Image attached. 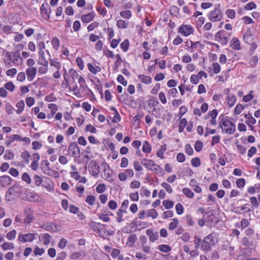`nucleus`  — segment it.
Masks as SVG:
<instances>
[{
	"instance_id": "nucleus-27",
	"label": "nucleus",
	"mask_w": 260,
	"mask_h": 260,
	"mask_svg": "<svg viewBox=\"0 0 260 260\" xmlns=\"http://www.w3.org/2000/svg\"><path fill=\"white\" fill-rule=\"evenodd\" d=\"M102 177L103 179L109 182H112L113 181V178L111 176L110 170L109 169H105Z\"/></svg>"
},
{
	"instance_id": "nucleus-8",
	"label": "nucleus",
	"mask_w": 260,
	"mask_h": 260,
	"mask_svg": "<svg viewBox=\"0 0 260 260\" xmlns=\"http://www.w3.org/2000/svg\"><path fill=\"white\" fill-rule=\"evenodd\" d=\"M68 152L70 155L74 157L80 156V150L75 143H71L68 147Z\"/></svg>"
},
{
	"instance_id": "nucleus-1",
	"label": "nucleus",
	"mask_w": 260,
	"mask_h": 260,
	"mask_svg": "<svg viewBox=\"0 0 260 260\" xmlns=\"http://www.w3.org/2000/svg\"><path fill=\"white\" fill-rule=\"evenodd\" d=\"M217 242L215 233H211L206 236L201 244V249L204 251H209L211 247Z\"/></svg>"
},
{
	"instance_id": "nucleus-52",
	"label": "nucleus",
	"mask_w": 260,
	"mask_h": 260,
	"mask_svg": "<svg viewBox=\"0 0 260 260\" xmlns=\"http://www.w3.org/2000/svg\"><path fill=\"white\" fill-rule=\"evenodd\" d=\"M150 170L151 171L155 172L156 173L159 174L160 176H162L164 174L162 168L158 165L157 167L153 166Z\"/></svg>"
},
{
	"instance_id": "nucleus-64",
	"label": "nucleus",
	"mask_w": 260,
	"mask_h": 260,
	"mask_svg": "<svg viewBox=\"0 0 260 260\" xmlns=\"http://www.w3.org/2000/svg\"><path fill=\"white\" fill-rule=\"evenodd\" d=\"M95 201V198L93 196H88L86 199V202L89 205H93L94 204Z\"/></svg>"
},
{
	"instance_id": "nucleus-38",
	"label": "nucleus",
	"mask_w": 260,
	"mask_h": 260,
	"mask_svg": "<svg viewBox=\"0 0 260 260\" xmlns=\"http://www.w3.org/2000/svg\"><path fill=\"white\" fill-rule=\"evenodd\" d=\"M16 234H17L16 231L15 230H13L9 232L6 234V236L8 240H9L10 241H12L15 239Z\"/></svg>"
},
{
	"instance_id": "nucleus-48",
	"label": "nucleus",
	"mask_w": 260,
	"mask_h": 260,
	"mask_svg": "<svg viewBox=\"0 0 260 260\" xmlns=\"http://www.w3.org/2000/svg\"><path fill=\"white\" fill-rule=\"evenodd\" d=\"M162 204L166 209H170L173 207L174 202L170 200H164Z\"/></svg>"
},
{
	"instance_id": "nucleus-56",
	"label": "nucleus",
	"mask_w": 260,
	"mask_h": 260,
	"mask_svg": "<svg viewBox=\"0 0 260 260\" xmlns=\"http://www.w3.org/2000/svg\"><path fill=\"white\" fill-rule=\"evenodd\" d=\"M125 212V210H122V209L119 208L117 212V221L118 222H121L123 220V213Z\"/></svg>"
},
{
	"instance_id": "nucleus-41",
	"label": "nucleus",
	"mask_w": 260,
	"mask_h": 260,
	"mask_svg": "<svg viewBox=\"0 0 260 260\" xmlns=\"http://www.w3.org/2000/svg\"><path fill=\"white\" fill-rule=\"evenodd\" d=\"M51 44L52 47L55 50H57L59 47V41L56 37L52 38L51 40Z\"/></svg>"
},
{
	"instance_id": "nucleus-29",
	"label": "nucleus",
	"mask_w": 260,
	"mask_h": 260,
	"mask_svg": "<svg viewBox=\"0 0 260 260\" xmlns=\"http://www.w3.org/2000/svg\"><path fill=\"white\" fill-rule=\"evenodd\" d=\"M25 104L23 100L19 101L16 105V107L17 108L16 110V113L18 114L21 113L24 108Z\"/></svg>"
},
{
	"instance_id": "nucleus-34",
	"label": "nucleus",
	"mask_w": 260,
	"mask_h": 260,
	"mask_svg": "<svg viewBox=\"0 0 260 260\" xmlns=\"http://www.w3.org/2000/svg\"><path fill=\"white\" fill-rule=\"evenodd\" d=\"M157 249L161 252L166 253L172 250L171 246L167 244H160L158 246Z\"/></svg>"
},
{
	"instance_id": "nucleus-55",
	"label": "nucleus",
	"mask_w": 260,
	"mask_h": 260,
	"mask_svg": "<svg viewBox=\"0 0 260 260\" xmlns=\"http://www.w3.org/2000/svg\"><path fill=\"white\" fill-rule=\"evenodd\" d=\"M191 164L194 167H198L201 165V160L199 157H194L191 159Z\"/></svg>"
},
{
	"instance_id": "nucleus-39",
	"label": "nucleus",
	"mask_w": 260,
	"mask_h": 260,
	"mask_svg": "<svg viewBox=\"0 0 260 260\" xmlns=\"http://www.w3.org/2000/svg\"><path fill=\"white\" fill-rule=\"evenodd\" d=\"M21 157L24 160L26 164L29 162L30 154L27 151H24L21 153Z\"/></svg>"
},
{
	"instance_id": "nucleus-53",
	"label": "nucleus",
	"mask_w": 260,
	"mask_h": 260,
	"mask_svg": "<svg viewBox=\"0 0 260 260\" xmlns=\"http://www.w3.org/2000/svg\"><path fill=\"white\" fill-rule=\"evenodd\" d=\"M45 174L54 177H57L59 175L57 171L52 170L50 168L48 170H45Z\"/></svg>"
},
{
	"instance_id": "nucleus-22",
	"label": "nucleus",
	"mask_w": 260,
	"mask_h": 260,
	"mask_svg": "<svg viewBox=\"0 0 260 260\" xmlns=\"http://www.w3.org/2000/svg\"><path fill=\"white\" fill-rule=\"evenodd\" d=\"M39 238L40 239H42L43 244L45 245H48L50 242L51 236L48 233H44L41 234L39 236Z\"/></svg>"
},
{
	"instance_id": "nucleus-43",
	"label": "nucleus",
	"mask_w": 260,
	"mask_h": 260,
	"mask_svg": "<svg viewBox=\"0 0 260 260\" xmlns=\"http://www.w3.org/2000/svg\"><path fill=\"white\" fill-rule=\"evenodd\" d=\"M160 185L161 187H162L163 188H164L165 189V190L168 193L171 194L172 193V192H173L172 188L171 186L169 183L164 182L161 183Z\"/></svg>"
},
{
	"instance_id": "nucleus-30",
	"label": "nucleus",
	"mask_w": 260,
	"mask_h": 260,
	"mask_svg": "<svg viewBox=\"0 0 260 260\" xmlns=\"http://www.w3.org/2000/svg\"><path fill=\"white\" fill-rule=\"evenodd\" d=\"M244 41L248 44H250L252 40V36L250 30L246 31L243 36Z\"/></svg>"
},
{
	"instance_id": "nucleus-20",
	"label": "nucleus",
	"mask_w": 260,
	"mask_h": 260,
	"mask_svg": "<svg viewBox=\"0 0 260 260\" xmlns=\"http://www.w3.org/2000/svg\"><path fill=\"white\" fill-rule=\"evenodd\" d=\"M227 104L230 107H232L237 101V98L234 94H230L226 96Z\"/></svg>"
},
{
	"instance_id": "nucleus-57",
	"label": "nucleus",
	"mask_w": 260,
	"mask_h": 260,
	"mask_svg": "<svg viewBox=\"0 0 260 260\" xmlns=\"http://www.w3.org/2000/svg\"><path fill=\"white\" fill-rule=\"evenodd\" d=\"M106 189V185L104 184H99L96 187V191L99 193L104 192Z\"/></svg>"
},
{
	"instance_id": "nucleus-60",
	"label": "nucleus",
	"mask_w": 260,
	"mask_h": 260,
	"mask_svg": "<svg viewBox=\"0 0 260 260\" xmlns=\"http://www.w3.org/2000/svg\"><path fill=\"white\" fill-rule=\"evenodd\" d=\"M225 14L227 17L230 19H234L235 18L236 12L234 10L228 9L225 12Z\"/></svg>"
},
{
	"instance_id": "nucleus-16",
	"label": "nucleus",
	"mask_w": 260,
	"mask_h": 260,
	"mask_svg": "<svg viewBox=\"0 0 260 260\" xmlns=\"http://www.w3.org/2000/svg\"><path fill=\"white\" fill-rule=\"evenodd\" d=\"M142 164L146 168L149 170H150L153 166L157 167V165L151 159L144 158L142 160Z\"/></svg>"
},
{
	"instance_id": "nucleus-51",
	"label": "nucleus",
	"mask_w": 260,
	"mask_h": 260,
	"mask_svg": "<svg viewBox=\"0 0 260 260\" xmlns=\"http://www.w3.org/2000/svg\"><path fill=\"white\" fill-rule=\"evenodd\" d=\"M67 243H68V240L66 239L62 238L60 239V240L58 242V243L57 244V246L58 248H60L61 249H63V248H64L66 247Z\"/></svg>"
},
{
	"instance_id": "nucleus-63",
	"label": "nucleus",
	"mask_w": 260,
	"mask_h": 260,
	"mask_svg": "<svg viewBox=\"0 0 260 260\" xmlns=\"http://www.w3.org/2000/svg\"><path fill=\"white\" fill-rule=\"evenodd\" d=\"M70 76L74 79H78L80 75H78L77 72L72 69H70L69 71Z\"/></svg>"
},
{
	"instance_id": "nucleus-54",
	"label": "nucleus",
	"mask_w": 260,
	"mask_h": 260,
	"mask_svg": "<svg viewBox=\"0 0 260 260\" xmlns=\"http://www.w3.org/2000/svg\"><path fill=\"white\" fill-rule=\"evenodd\" d=\"M14 157V154L10 150H7L6 151L5 154L4 155V158L5 160H10L12 159Z\"/></svg>"
},
{
	"instance_id": "nucleus-4",
	"label": "nucleus",
	"mask_w": 260,
	"mask_h": 260,
	"mask_svg": "<svg viewBox=\"0 0 260 260\" xmlns=\"http://www.w3.org/2000/svg\"><path fill=\"white\" fill-rule=\"evenodd\" d=\"M35 233H19L17 240L21 243L31 242L37 236Z\"/></svg>"
},
{
	"instance_id": "nucleus-7",
	"label": "nucleus",
	"mask_w": 260,
	"mask_h": 260,
	"mask_svg": "<svg viewBox=\"0 0 260 260\" xmlns=\"http://www.w3.org/2000/svg\"><path fill=\"white\" fill-rule=\"evenodd\" d=\"M193 28L191 25L187 24H182L178 28V32L185 37H187L193 34Z\"/></svg>"
},
{
	"instance_id": "nucleus-13",
	"label": "nucleus",
	"mask_w": 260,
	"mask_h": 260,
	"mask_svg": "<svg viewBox=\"0 0 260 260\" xmlns=\"http://www.w3.org/2000/svg\"><path fill=\"white\" fill-rule=\"evenodd\" d=\"M8 190L10 191L12 194H15L17 197H19L22 191L21 187L18 184H15L12 187H11Z\"/></svg>"
},
{
	"instance_id": "nucleus-32",
	"label": "nucleus",
	"mask_w": 260,
	"mask_h": 260,
	"mask_svg": "<svg viewBox=\"0 0 260 260\" xmlns=\"http://www.w3.org/2000/svg\"><path fill=\"white\" fill-rule=\"evenodd\" d=\"M142 150L143 152L149 153L151 151V147L149 142L147 141H145L143 144Z\"/></svg>"
},
{
	"instance_id": "nucleus-35",
	"label": "nucleus",
	"mask_w": 260,
	"mask_h": 260,
	"mask_svg": "<svg viewBox=\"0 0 260 260\" xmlns=\"http://www.w3.org/2000/svg\"><path fill=\"white\" fill-rule=\"evenodd\" d=\"M2 248L4 250H11L14 248V244L12 242H5L2 244Z\"/></svg>"
},
{
	"instance_id": "nucleus-58",
	"label": "nucleus",
	"mask_w": 260,
	"mask_h": 260,
	"mask_svg": "<svg viewBox=\"0 0 260 260\" xmlns=\"http://www.w3.org/2000/svg\"><path fill=\"white\" fill-rule=\"evenodd\" d=\"M121 48L124 51L126 52L129 47V41L127 39L125 40L122 43L120 44Z\"/></svg>"
},
{
	"instance_id": "nucleus-37",
	"label": "nucleus",
	"mask_w": 260,
	"mask_h": 260,
	"mask_svg": "<svg viewBox=\"0 0 260 260\" xmlns=\"http://www.w3.org/2000/svg\"><path fill=\"white\" fill-rule=\"evenodd\" d=\"M245 118L246 119V123L249 125H253L256 123V119L251 116H248L247 114L245 115Z\"/></svg>"
},
{
	"instance_id": "nucleus-2",
	"label": "nucleus",
	"mask_w": 260,
	"mask_h": 260,
	"mask_svg": "<svg viewBox=\"0 0 260 260\" xmlns=\"http://www.w3.org/2000/svg\"><path fill=\"white\" fill-rule=\"evenodd\" d=\"M219 127L222 129V133L229 135L233 134L236 131V125L231 121L228 119H223L219 123Z\"/></svg>"
},
{
	"instance_id": "nucleus-40",
	"label": "nucleus",
	"mask_w": 260,
	"mask_h": 260,
	"mask_svg": "<svg viewBox=\"0 0 260 260\" xmlns=\"http://www.w3.org/2000/svg\"><path fill=\"white\" fill-rule=\"evenodd\" d=\"M179 224L178 220L177 218H173L172 221L169 223V229L173 230L176 229Z\"/></svg>"
},
{
	"instance_id": "nucleus-6",
	"label": "nucleus",
	"mask_w": 260,
	"mask_h": 260,
	"mask_svg": "<svg viewBox=\"0 0 260 260\" xmlns=\"http://www.w3.org/2000/svg\"><path fill=\"white\" fill-rule=\"evenodd\" d=\"M227 32L224 30H219L215 35V39L222 45H227L229 39L226 37Z\"/></svg>"
},
{
	"instance_id": "nucleus-24",
	"label": "nucleus",
	"mask_w": 260,
	"mask_h": 260,
	"mask_svg": "<svg viewBox=\"0 0 260 260\" xmlns=\"http://www.w3.org/2000/svg\"><path fill=\"white\" fill-rule=\"evenodd\" d=\"M40 58L38 60V63L40 65H47L48 62L45 58L44 56V51L40 49L39 51Z\"/></svg>"
},
{
	"instance_id": "nucleus-15",
	"label": "nucleus",
	"mask_w": 260,
	"mask_h": 260,
	"mask_svg": "<svg viewBox=\"0 0 260 260\" xmlns=\"http://www.w3.org/2000/svg\"><path fill=\"white\" fill-rule=\"evenodd\" d=\"M37 69L34 67L28 68L26 70V75L29 81H32L36 76Z\"/></svg>"
},
{
	"instance_id": "nucleus-23",
	"label": "nucleus",
	"mask_w": 260,
	"mask_h": 260,
	"mask_svg": "<svg viewBox=\"0 0 260 260\" xmlns=\"http://www.w3.org/2000/svg\"><path fill=\"white\" fill-rule=\"evenodd\" d=\"M111 255L113 258H117V260L122 259V255L120 254V251L118 249H112L111 252Z\"/></svg>"
},
{
	"instance_id": "nucleus-9",
	"label": "nucleus",
	"mask_w": 260,
	"mask_h": 260,
	"mask_svg": "<svg viewBox=\"0 0 260 260\" xmlns=\"http://www.w3.org/2000/svg\"><path fill=\"white\" fill-rule=\"evenodd\" d=\"M89 171L90 174L94 177H98L99 176L100 168L98 163L92 160L89 164Z\"/></svg>"
},
{
	"instance_id": "nucleus-50",
	"label": "nucleus",
	"mask_w": 260,
	"mask_h": 260,
	"mask_svg": "<svg viewBox=\"0 0 260 260\" xmlns=\"http://www.w3.org/2000/svg\"><path fill=\"white\" fill-rule=\"evenodd\" d=\"M187 121L185 118H182L180 119L179 126V129L178 131L179 133H182L184 128L185 125H186Z\"/></svg>"
},
{
	"instance_id": "nucleus-44",
	"label": "nucleus",
	"mask_w": 260,
	"mask_h": 260,
	"mask_svg": "<svg viewBox=\"0 0 260 260\" xmlns=\"http://www.w3.org/2000/svg\"><path fill=\"white\" fill-rule=\"evenodd\" d=\"M17 197V196L15 194H12L10 191L9 190L7 191L6 194V200L7 201L11 202L15 200L16 198Z\"/></svg>"
},
{
	"instance_id": "nucleus-18",
	"label": "nucleus",
	"mask_w": 260,
	"mask_h": 260,
	"mask_svg": "<svg viewBox=\"0 0 260 260\" xmlns=\"http://www.w3.org/2000/svg\"><path fill=\"white\" fill-rule=\"evenodd\" d=\"M94 17V13L93 12L88 13L87 14L83 15L81 16V20L83 22L88 23L92 21Z\"/></svg>"
},
{
	"instance_id": "nucleus-61",
	"label": "nucleus",
	"mask_w": 260,
	"mask_h": 260,
	"mask_svg": "<svg viewBox=\"0 0 260 260\" xmlns=\"http://www.w3.org/2000/svg\"><path fill=\"white\" fill-rule=\"evenodd\" d=\"M4 87L6 89L9 90L11 92H13L15 89V85L12 82H9L6 83L4 85Z\"/></svg>"
},
{
	"instance_id": "nucleus-26",
	"label": "nucleus",
	"mask_w": 260,
	"mask_h": 260,
	"mask_svg": "<svg viewBox=\"0 0 260 260\" xmlns=\"http://www.w3.org/2000/svg\"><path fill=\"white\" fill-rule=\"evenodd\" d=\"M40 10L42 13L46 15L48 18H49V14L50 13V8L49 7L48 4H43L42 5Z\"/></svg>"
},
{
	"instance_id": "nucleus-11",
	"label": "nucleus",
	"mask_w": 260,
	"mask_h": 260,
	"mask_svg": "<svg viewBox=\"0 0 260 260\" xmlns=\"http://www.w3.org/2000/svg\"><path fill=\"white\" fill-rule=\"evenodd\" d=\"M24 213L26 216L24 219V222L27 224L31 223L34 218L33 211L30 208H26Z\"/></svg>"
},
{
	"instance_id": "nucleus-25",
	"label": "nucleus",
	"mask_w": 260,
	"mask_h": 260,
	"mask_svg": "<svg viewBox=\"0 0 260 260\" xmlns=\"http://www.w3.org/2000/svg\"><path fill=\"white\" fill-rule=\"evenodd\" d=\"M43 228L47 231L54 232L58 230L57 226L53 223H49L43 225Z\"/></svg>"
},
{
	"instance_id": "nucleus-33",
	"label": "nucleus",
	"mask_w": 260,
	"mask_h": 260,
	"mask_svg": "<svg viewBox=\"0 0 260 260\" xmlns=\"http://www.w3.org/2000/svg\"><path fill=\"white\" fill-rule=\"evenodd\" d=\"M89 226L91 228L94 232H97L99 229L102 226V223L100 222H96L94 221H91L89 224Z\"/></svg>"
},
{
	"instance_id": "nucleus-46",
	"label": "nucleus",
	"mask_w": 260,
	"mask_h": 260,
	"mask_svg": "<svg viewBox=\"0 0 260 260\" xmlns=\"http://www.w3.org/2000/svg\"><path fill=\"white\" fill-rule=\"evenodd\" d=\"M120 15L122 18L128 19L132 17V12L130 10L122 11Z\"/></svg>"
},
{
	"instance_id": "nucleus-5",
	"label": "nucleus",
	"mask_w": 260,
	"mask_h": 260,
	"mask_svg": "<svg viewBox=\"0 0 260 260\" xmlns=\"http://www.w3.org/2000/svg\"><path fill=\"white\" fill-rule=\"evenodd\" d=\"M6 55L8 58L10 60V62L14 64L15 65H21L22 63V58L18 52L10 53L9 52H6Z\"/></svg>"
},
{
	"instance_id": "nucleus-62",
	"label": "nucleus",
	"mask_w": 260,
	"mask_h": 260,
	"mask_svg": "<svg viewBox=\"0 0 260 260\" xmlns=\"http://www.w3.org/2000/svg\"><path fill=\"white\" fill-rule=\"evenodd\" d=\"M49 165L50 164L47 160H45L42 161L41 164V168L44 173L45 170H48L50 169Z\"/></svg>"
},
{
	"instance_id": "nucleus-45",
	"label": "nucleus",
	"mask_w": 260,
	"mask_h": 260,
	"mask_svg": "<svg viewBox=\"0 0 260 260\" xmlns=\"http://www.w3.org/2000/svg\"><path fill=\"white\" fill-rule=\"evenodd\" d=\"M182 192L188 198H192L194 196L193 192L188 188H184Z\"/></svg>"
},
{
	"instance_id": "nucleus-28",
	"label": "nucleus",
	"mask_w": 260,
	"mask_h": 260,
	"mask_svg": "<svg viewBox=\"0 0 260 260\" xmlns=\"http://www.w3.org/2000/svg\"><path fill=\"white\" fill-rule=\"evenodd\" d=\"M78 81L80 88L83 90H86L87 89H88L85 80L81 76H79V78H78Z\"/></svg>"
},
{
	"instance_id": "nucleus-3",
	"label": "nucleus",
	"mask_w": 260,
	"mask_h": 260,
	"mask_svg": "<svg viewBox=\"0 0 260 260\" xmlns=\"http://www.w3.org/2000/svg\"><path fill=\"white\" fill-rule=\"evenodd\" d=\"M208 17L209 20L213 22H218L222 19V13L220 4L215 5L214 9L208 14Z\"/></svg>"
},
{
	"instance_id": "nucleus-42",
	"label": "nucleus",
	"mask_w": 260,
	"mask_h": 260,
	"mask_svg": "<svg viewBox=\"0 0 260 260\" xmlns=\"http://www.w3.org/2000/svg\"><path fill=\"white\" fill-rule=\"evenodd\" d=\"M158 216L157 211L154 209H151L147 211V216L151 217L153 219H155Z\"/></svg>"
},
{
	"instance_id": "nucleus-49",
	"label": "nucleus",
	"mask_w": 260,
	"mask_h": 260,
	"mask_svg": "<svg viewBox=\"0 0 260 260\" xmlns=\"http://www.w3.org/2000/svg\"><path fill=\"white\" fill-rule=\"evenodd\" d=\"M99 218L105 222H108L110 221V218L109 217L108 214L105 213V212H103L101 214H98Z\"/></svg>"
},
{
	"instance_id": "nucleus-17",
	"label": "nucleus",
	"mask_w": 260,
	"mask_h": 260,
	"mask_svg": "<svg viewBox=\"0 0 260 260\" xmlns=\"http://www.w3.org/2000/svg\"><path fill=\"white\" fill-rule=\"evenodd\" d=\"M12 179L10 177L4 175L0 177V184L3 187L9 185L11 184Z\"/></svg>"
},
{
	"instance_id": "nucleus-21",
	"label": "nucleus",
	"mask_w": 260,
	"mask_h": 260,
	"mask_svg": "<svg viewBox=\"0 0 260 260\" xmlns=\"http://www.w3.org/2000/svg\"><path fill=\"white\" fill-rule=\"evenodd\" d=\"M139 80L142 83L146 84H150L152 82L151 77L144 75H139L138 76Z\"/></svg>"
},
{
	"instance_id": "nucleus-31",
	"label": "nucleus",
	"mask_w": 260,
	"mask_h": 260,
	"mask_svg": "<svg viewBox=\"0 0 260 260\" xmlns=\"http://www.w3.org/2000/svg\"><path fill=\"white\" fill-rule=\"evenodd\" d=\"M128 24V22L122 19L118 20L116 22V25L119 28L125 29L127 27Z\"/></svg>"
},
{
	"instance_id": "nucleus-47",
	"label": "nucleus",
	"mask_w": 260,
	"mask_h": 260,
	"mask_svg": "<svg viewBox=\"0 0 260 260\" xmlns=\"http://www.w3.org/2000/svg\"><path fill=\"white\" fill-rule=\"evenodd\" d=\"M253 98V91L251 90L248 94L243 97V101L247 103L252 100Z\"/></svg>"
},
{
	"instance_id": "nucleus-10",
	"label": "nucleus",
	"mask_w": 260,
	"mask_h": 260,
	"mask_svg": "<svg viewBox=\"0 0 260 260\" xmlns=\"http://www.w3.org/2000/svg\"><path fill=\"white\" fill-rule=\"evenodd\" d=\"M146 235L149 237V241L151 242H154L158 239V233L153 229H147L146 231Z\"/></svg>"
},
{
	"instance_id": "nucleus-36",
	"label": "nucleus",
	"mask_w": 260,
	"mask_h": 260,
	"mask_svg": "<svg viewBox=\"0 0 260 260\" xmlns=\"http://www.w3.org/2000/svg\"><path fill=\"white\" fill-rule=\"evenodd\" d=\"M185 219L186 223L189 226H192L195 225V221L193 217L189 214L186 215Z\"/></svg>"
},
{
	"instance_id": "nucleus-19",
	"label": "nucleus",
	"mask_w": 260,
	"mask_h": 260,
	"mask_svg": "<svg viewBox=\"0 0 260 260\" xmlns=\"http://www.w3.org/2000/svg\"><path fill=\"white\" fill-rule=\"evenodd\" d=\"M106 225L102 224V226H101L96 233L98 234L99 236L104 238L106 237L108 235V232L106 229Z\"/></svg>"
},
{
	"instance_id": "nucleus-12",
	"label": "nucleus",
	"mask_w": 260,
	"mask_h": 260,
	"mask_svg": "<svg viewBox=\"0 0 260 260\" xmlns=\"http://www.w3.org/2000/svg\"><path fill=\"white\" fill-rule=\"evenodd\" d=\"M230 47L236 50H240L242 49L240 41L237 38H233L230 42Z\"/></svg>"
},
{
	"instance_id": "nucleus-14",
	"label": "nucleus",
	"mask_w": 260,
	"mask_h": 260,
	"mask_svg": "<svg viewBox=\"0 0 260 260\" xmlns=\"http://www.w3.org/2000/svg\"><path fill=\"white\" fill-rule=\"evenodd\" d=\"M204 47L200 42L197 41L196 42L190 41V47L191 52H194L195 51H199L202 49Z\"/></svg>"
},
{
	"instance_id": "nucleus-59",
	"label": "nucleus",
	"mask_w": 260,
	"mask_h": 260,
	"mask_svg": "<svg viewBox=\"0 0 260 260\" xmlns=\"http://www.w3.org/2000/svg\"><path fill=\"white\" fill-rule=\"evenodd\" d=\"M244 109V107L240 104H238L235 108L234 113L236 115L240 114Z\"/></svg>"
}]
</instances>
